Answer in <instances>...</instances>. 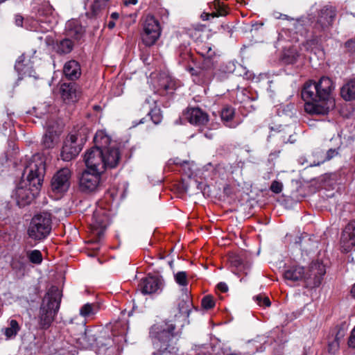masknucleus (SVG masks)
I'll list each match as a JSON object with an SVG mask.
<instances>
[{
    "label": "nucleus",
    "mask_w": 355,
    "mask_h": 355,
    "mask_svg": "<svg viewBox=\"0 0 355 355\" xmlns=\"http://www.w3.org/2000/svg\"><path fill=\"white\" fill-rule=\"evenodd\" d=\"M108 0H95L91 6L92 13L97 15L102 10L107 6Z\"/></svg>",
    "instance_id": "obj_33"
},
{
    "label": "nucleus",
    "mask_w": 355,
    "mask_h": 355,
    "mask_svg": "<svg viewBox=\"0 0 355 355\" xmlns=\"http://www.w3.org/2000/svg\"><path fill=\"white\" fill-rule=\"evenodd\" d=\"M275 17L277 19H286V20H292L293 18L290 17L289 16L284 14H281L279 12H276L274 14Z\"/></svg>",
    "instance_id": "obj_44"
},
{
    "label": "nucleus",
    "mask_w": 355,
    "mask_h": 355,
    "mask_svg": "<svg viewBox=\"0 0 355 355\" xmlns=\"http://www.w3.org/2000/svg\"><path fill=\"white\" fill-rule=\"evenodd\" d=\"M51 230V218L48 213L35 215L31 220L28 234L34 240H42L46 238Z\"/></svg>",
    "instance_id": "obj_8"
},
{
    "label": "nucleus",
    "mask_w": 355,
    "mask_h": 355,
    "mask_svg": "<svg viewBox=\"0 0 355 355\" xmlns=\"http://www.w3.org/2000/svg\"><path fill=\"white\" fill-rule=\"evenodd\" d=\"M187 284V274L185 272H179V286H182L181 297L182 304H179V322H182L181 324L184 327L190 323L189 315L195 309L192 302L190 291L186 287Z\"/></svg>",
    "instance_id": "obj_7"
},
{
    "label": "nucleus",
    "mask_w": 355,
    "mask_h": 355,
    "mask_svg": "<svg viewBox=\"0 0 355 355\" xmlns=\"http://www.w3.org/2000/svg\"><path fill=\"white\" fill-rule=\"evenodd\" d=\"M163 87H164V89H165L166 91H168V90H170V89H173V86H172V85H171V84H170V83L164 84V85H163Z\"/></svg>",
    "instance_id": "obj_52"
},
{
    "label": "nucleus",
    "mask_w": 355,
    "mask_h": 355,
    "mask_svg": "<svg viewBox=\"0 0 355 355\" xmlns=\"http://www.w3.org/2000/svg\"><path fill=\"white\" fill-rule=\"evenodd\" d=\"M201 306L204 309H211L215 306V301L212 296L206 295L201 301Z\"/></svg>",
    "instance_id": "obj_35"
},
{
    "label": "nucleus",
    "mask_w": 355,
    "mask_h": 355,
    "mask_svg": "<svg viewBox=\"0 0 355 355\" xmlns=\"http://www.w3.org/2000/svg\"><path fill=\"white\" fill-rule=\"evenodd\" d=\"M88 134V128L82 126L78 130H74L67 136L64 141L60 155L64 161L69 162L79 154L87 139Z\"/></svg>",
    "instance_id": "obj_6"
},
{
    "label": "nucleus",
    "mask_w": 355,
    "mask_h": 355,
    "mask_svg": "<svg viewBox=\"0 0 355 355\" xmlns=\"http://www.w3.org/2000/svg\"><path fill=\"white\" fill-rule=\"evenodd\" d=\"M137 0H127L126 3L128 4L135 5L137 3Z\"/></svg>",
    "instance_id": "obj_53"
},
{
    "label": "nucleus",
    "mask_w": 355,
    "mask_h": 355,
    "mask_svg": "<svg viewBox=\"0 0 355 355\" xmlns=\"http://www.w3.org/2000/svg\"><path fill=\"white\" fill-rule=\"evenodd\" d=\"M176 321L175 319L166 320L162 324L152 326L150 337L157 352L153 355H173L176 345Z\"/></svg>",
    "instance_id": "obj_3"
},
{
    "label": "nucleus",
    "mask_w": 355,
    "mask_h": 355,
    "mask_svg": "<svg viewBox=\"0 0 355 355\" xmlns=\"http://www.w3.org/2000/svg\"><path fill=\"white\" fill-rule=\"evenodd\" d=\"M23 23V17L20 15H16L15 16V24L18 26H21Z\"/></svg>",
    "instance_id": "obj_46"
},
{
    "label": "nucleus",
    "mask_w": 355,
    "mask_h": 355,
    "mask_svg": "<svg viewBox=\"0 0 355 355\" xmlns=\"http://www.w3.org/2000/svg\"><path fill=\"white\" fill-rule=\"evenodd\" d=\"M348 345L350 347L355 348V327L352 331L351 336L348 341Z\"/></svg>",
    "instance_id": "obj_43"
},
{
    "label": "nucleus",
    "mask_w": 355,
    "mask_h": 355,
    "mask_svg": "<svg viewBox=\"0 0 355 355\" xmlns=\"http://www.w3.org/2000/svg\"><path fill=\"white\" fill-rule=\"evenodd\" d=\"M94 142L95 144L94 148L104 150L110 148L108 146L111 143V139L110 137L104 131L98 130L96 132L94 137Z\"/></svg>",
    "instance_id": "obj_24"
},
{
    "label": "nucleus",
    "mask_w": 355,
    "mask_h": 355,
    "mask_svg": "<svg viewBox=\"0 0 355 355\" xmlns=\"http://www.w3.org/2000/svg\"><path fill=\"white\" fill-rule=\"evenodd\" d=\"M62 291L51 286L44 295L39 312V324L41 329H47L55 320L62 301Z\"/></svg>",
    "instance_id": "obj_4"
},
{
    "label": "nucleus",
    "mask_w": 355,
    "mask_h": 355,
    "mask_svg": "<svg viewBox=\"0 0 355 355\" xmlns=\"http://www.w3.org/2000/svg\"><path fill=\"white\" fill-rule=\"evenodd\" d=\"M339 347V342L338 338H335L331 343L329 344L328 350L330 353H335Z\"/></svg>",
    "instance_id": "obj_41"
},
{
    "label": "nucleus",
    "mask_w": 355,
    "mask_h": 355,
    "mask_svg": "<svg viewBox=\"0 0 355 355\" xmlns=\"http://www.w3.org/2000/svg\"><path fill=\"white\" fill-rule=\"evenodd\" d=\"M181 168L184 171V174L188 178H191L193 175V171L191 169V166L189 162H184L181 165Z\"/></svg>",
    "instance_id": "obj_40"
},
{
    "label": "nucleus",
    "mask_w": 355,
    "mask_h": 355,
    "mask_svg": "<svg viewBox=\"0 0 355 355\" xmlns=\"http://www.w3.org/2000/svg\"><path fill=\"white\" fill-rule=\"evenodd\" d=\"M162 282L158 277L148 275L140 284L144 294H152L161 288Z\"/></svg>",
    "instance_id": "obj_18"
},
{
    "label": "nucleus",
    "mask_w": 355,
    "mask_h": 355,
    "mask_svg": "<svg viewBox=\"0 0 355 355\" xmlns=\"http://www.w3.org/2000/svg\"><path fill=\"white\" fill-rule=\"evenodd\" d=\"M42 106L44 107V111L40 110V112H38V114H43L47 111V110H46L47 105H42ZM42 107H36L35 109H36V110H42Z\"/></svg>",
    "instance_id": "obj_48"
},
{
    "label": "nucleus",
    "mask_w": 355,
    "mask_h": 355,
    "mask_svg": "<svg viewBox=\"0 0 355 355\" xmlns=\"http://www.w3.org/2000/svg\"><path fill=\"white\" fill-rule=\"evenodd\" d=\"M6 0H0V3L5 1Z\"/></svg>",
    "instance_id": "obj_64"
},
{
    "label": "nucleus",
    "mask_w": 355,
    "mask_h": 355,
    "mask_svg": "<svg viewBox=\"0 0 355 355\" xmlns=\"http://www.w3.org/2000/svg\"><path fill=\"white\" fill-rule=\"evenodd\" d=\"M254 299L259 306H269L270 305V301L267 296L258 295L254 297Z\"/></svg>",
    "instance_id": "obj_37"
},
{
    "label": "nucleus",
    "mask_w": 355,
    "mask_h": 355,
    "mask_svg": "<svg viewBox=\"0 0 355 355\" xmlns=\"http://www.w3.org/2000/svg\"><path fill=\"white\" fill-rule=\"evenodd\" d=\"M87 169L94 171L103 173L105 171V164H103L102 152L100 148H92L88 150L84 156Z\"/></svg>",
    "instance_id": "obj_13"
},
{
    "label": "nucleus",
    "mask_w": 355,
    "mask_h": 355,
    "mask_svg": "<svg viewBox=\"0 0 355 355\" xmlns=\"http://www.w3.org/2000/svg\"><path fill=\"white\" fill-rule=\"evenodd\" d=\"M171 164H175V159H169L168 162V165L170 166Z\"/></svg>",
    "instance_id": "obj_56"
},
{
    "label": "nucleus",
    "mask_w": 355,
    "mask_h": 355,
    "mask_svg": "<svg viewBox=\"0 0 355 355\" xmlns=\"http://www.w3.org/2000/svg\"><path fill=\"white\" fill-rule=\"evenodd\" d=\"M71 171L68 168L59 170L52 178L51 189L55 194L62 195L70 186Z\"/></svg>",
    "instance_id": "obj_12"
},
{
    "label": "nucleus",
    "mask_w": 355,
    "mask_h": 355,
    "mask_svg": "<svg viewBox=\"0 0 355 355\" xmlns=\"http://www.w3.org/2000/svg\"><path fill=\"white\" fill-rule=\"evenodd\" d=\"M168 265L171 267V268L173 269L174 261L173 260H168Z\"/></svg>",
    "instance_id": "obj_55"
},
{
    "label": "nucleus",
    "mask_w": 355,
    "mask_h": 355,
    "mask_svg": "<svg viewBox=\"0 0 355 355\" xmlns=\"http://www.w3.org/2000/svg\"><path fill=\"white\" fill-rule=\"evenodd\" d=\"M337 154H338V152L336 150H334V149H329L327 152L326 158L322 162L330 160L331 158L335 157Z\"/></svg>",
    "instance_id": "obj_42"
},
{
    "label": "nucleus",
    "mask_w": 355,
    "mask_h": 355,
    "mask_svg": "<svg viewBox=\"0 0 355 355\" xmlns=\"http://www.w3.org/2000/svg\"><path fill=\"white\" fill-rule=\"evenodd\" d=\"M225 355H241V353H236V352H230V353L225 354Z\"/></svg>",
    "instance_id": "obj_57"
},
{
    "label": "nucleus",
    "mask_w": 355,
    "mask_h": 355,
    "mask_svg": "<svg viewBox=\"0 0 355 355\" xmlns=\"http://www.w3.org/2000/svg\"><path fill=\"white\" fill-rule=\"evenodd\" d=\"M63 73L69 80L78 79L81 74L80 64L74 60L67 62L63 67Z\"/></svg>",
    "instance_id": "obj_20"
},
{
    "label": "nucleus",
    "mask_w": 355,
    "mask_h": 355,
    "mask_svg": "<svg viewBox=\"0 0 355 355\" xmlns=\"http://www.w3.org/2000/svg\"><path fill=\"white\" fill-rule=\"evenodd\" d=\"M111 19L114 21L116 20L119 17V15L117 12H112L110 16Z\"/></svg>",
    "instance_id": "obj_50"
},
{
    "label": "nucleus",
    "mask_w": 355,
    "mask_h": 355,
    "mask_svg": "<svg viewBox=\"0 0 355 355\" xmlns=\"http://www.w3.org/2000/svg\"><path fill=\"white\" fill-rule=\"evenodd\" d=\"M270 189L275 193H279L283 189V184L281 182L275 180L272 182Z\"/></svg>",
    "instance_id": "obj_38"
},
{
    "label": "nucleus",
    "mask_w": 355,
    "mask_h": 355,
    "mask_svg": "<svg viewBox=\"0 0 355 355\" xmlns=\"http://www.w3.org/2000/svg\"><path fill=\"white\" fill-rule=\"evenodd\" d=\"M345 47L347 52L350 54H354L355 53V38L347 41L345 44Z\"/></svg>",
    "instance_id": "obj_39"
},
{
    "label": "nucleus",
    "mask_w": 355,
    "mask_h": 355,
    "mask_svg": "<svg viewBox=\"0 0 355 355\" xmlns=\"http://www.w3.org/2000/svg\"><path fill=\"white\" fill-rule=\"evenodd\" d=\"M325 273L324 265L322 263L316 261L312 262L307 268H305L304 276H309L312 279L315 277H318L319 283L316 286V287H318L321 284L322 277Z\"/></svg>",
    "instance_id": "obj_19"
},
{
    "label": "nucleus",
    "mask_w": 355,
    "mask_h": 355,
    "mask_svg": "<svg viewBox=\"0 0 355 355\" xmlns=\"http://www.w3.org/2000/svg\"><path fill=\"white\" fill-rule=\"evenodd\" d=\"M334 89V83L329 77L323 76L318 83L306 82L302 91L305 111L310 114H327L335 105L331 97Z\"/></svg>",
    "instance_id": "obj_2"
},
{
    "label": "nucleus",
    "mask_w": 355,
    "mask_h": 355,
    "mask_svg": "<svg viewBox=\"0 0 355 355\" xmlns=\"http://www.w3.org/2000/svg\"><path fill=\"white\" fill-rule=\"evenodd\" d=\"M98 310L96 304L87 303L80 309V315L84 318H89L94 315Z\"/></svg>",
    "instance_id": "obj_29"
},
{
    "label": "nucleus",
    "mask_w": 355,
    "mask_h": 355,
    "mask_svg": "<svg viewBox=\"0 0 355 355\" xmlns=\"http://www.w3.org/2000/svg\"><path fill=\"white\" fill-rule=\"evenodd\" d=\"M190 71H191V74H192V75L196 74V73H195V72H196V70H195L194 69L191 68V69H190Z\"/></svg>",
    "instance_id": "obj_58"
},
{
    "label": "nucleus",
    "mask_w": 355,
    "mask_h": 355,
    "mask_svg": "<svg viewBox=\"0 0 355 355\" xmlns=\"http://www.w3.org/2000/svg\"><path fill=\"white\" fill-rule=\"evenodd\" d=\"M152 121L155 124H159L162 121L161 111L159 109L152 110L150 112Z\"/></svg>",
    "instance_id": "obj_36"
},
{
    "label": "nucleus",
    "mask_w": 355,
    "mask_h": 355,
    "mask_svg": "<svg viewBox=\"0 0 355 355\" xmlns=\"http://www.w3.org/2000/svg\"><path fill=\"white\" fill-rule=\"evenodd\" d=\"M102 172L85 169L80 178V189L87 193H95L103 187Z\"/></svg>",
    "instance_id": "obj_9"
},
{
    "label": "nucleus",
    "mask_w": 355,
    "mask_h": 355,
    "mask_svg": "<svg viewBox=\"0 0 355 355\" xmlns=\"http://www.w3.org/2000/svg\"><path fill=\"white\" fill-rule=\"evenodd\" d=\"M20 330V326L17 320L9 321L8 327L4 329V335L8 339L15 338Z\"/></svg>",
    "instance_id": "obj_28"
},
{
    "label": "nucleus",
    "mask_w": 355,
    "mask_h": 355,
    "mask_svg": "<svg viewBox=\"0 0 355 355\" xmlns=\"http://www.w3.org/2000/svg\"><path fill=\"white\" fill-rule=\"evenodd\" d=\"M340 94L346 101L355 99V78L349 80L341 88Z\"/></svg>",
    "instance_id": "obj_26"
},
{
    "label": "nucleus",
    "mask_w": 355,
    "mask_h": 355,
    "mask_svg": "<svg viewBox=\"0 0 355 355\" xmlns=\"http://www.w3.org/2000/svg\"><path fill=\"white\" fill-rule=\"evenodd\" d=\"M35 58L30 53H23L16 61L15 69L20 73L31 75Z\"/></svg>",
    "instance_id": "obj_17"
},
{
    "label": "nucleus",
    "mask_w": 355,
    "mask_h": 355,
    "mask_svg": "<svg viewBox=\"0 0 355 355\" xmlns=\"http://www.w3.org/2000/svg\"><path fill=\"white\" fill-rule=\"evenodd\" d=\"M27 257L29 261L35 264H40L42 261V255L40 250H33L27 252Z\"/></svg>",
    "instance_id": "obj_32"
},
{
    "label": "nucleus",
    "mask_w": 355,
    "mask_h": 355,
    "mask_svg": "<svg viewBox=\"0 0 355 355\" xmlns=\"http://www.w3.org/2000/svg\"><path fill=\"white\" fill-rule=\"evenodd\" d=\"M73 47V42L69 39H64L57 44V52L60 54H67L72 51Z\"/></svg>",
    "instance_id": "obj_30"
},
{
    "label": "nucleus",
    "mask_w": 355,
    "mask_h": 355,
    "mask_svg": "<svg viewBox=\"0 0 355 355\" xmlns=\"http://www.w3.org/2000/svg\"><path fill=\"white\" fill-rule=\"evenodd\" d=\"M45 171L44 157L40 154L33 155L25 166L21 180L12 194L17 205H29L39 193Z\"/></svg>",
    "instance_id": "obj_1"
},
{
    "label": "nucleus",
    "mask_w": 355,
    "mask_h": 355,
    "mask_svg": "<svg viewBox=\"0 0 355 355\" xmlns=\"http://www.w3.org/2000/svg\"><path fill=\"white\" fill-rule=\"evenodd\" d=\"M144 123L143 119H141V120H140L139 123Z\"/></svg>",
    "instance_id": "obj_61"
},
{
    "label": "nucleus",
    "mask_w": 355,
    "mask_h": 355,
    "mask_svg": "<svg viewBox=\"0 0 355 355\" xmlns=\"http://www.w3.org/2000/svg\"><path fill=\"white\" fill-rule=\"evenodd\" d=\"M304 267L300 266H293L285 270L284 277L286 280L293 282L301 281L304 284V286L306 288H316V286L319 283L318 277H315L312 279L309 276H304Z\"/></svg>",
    "instance_id": "obj_10"
},
{
    "label": "nucleus",
    "mask_w": 355,
    "mask_h": 355,
    "mask_svg": "<svg viewBox=\"0 0 355 355\" xmlns=\"http://www.w3.org/2000/svg\"><path fill=\"white\" fill-rule=\"evenodd\" d=\"M142 41L146 46H152L159 39L161 29L159 21L151 15H148L144 22Z\"/></svg>",
    "instance_id": "obj_11"
},
{
    "label": "nucleus",
    "mask_w": 355,
    "mask_h": 355,
    "mask_svg": "<svg viewBox=\"0 0 355 355\" xmlns=\"http://www.w3.org/2000/svg\"><path fill=\"white\" fill-rule=\"evenodd\" d=\"M198 52L205 58H211L215 54L209 44H204L198 46Z\"/></svg>",
    "instance_id": "obj_31"
},
{
    "label": "nucleus",
    "mask_w": 355,
    "mask_h": 355,
    "mask_svg": "<svg viewBox=\"0 0 355 355\" xmlns=\"http://www.w3.org/2000/svg\"><path fill=\"white\" fill-rule=\"evenodd\" d=\"M216 12H212V17L225 16L227 14V6L220 2L214 4Z\"/></svg>",
    "instance_id": "obj_34"
},
{
    "label": "nucleus",
    "mask_w": 355,
    "mask_h": 355,
    "mask_svg": "<svg viewBox=\"0 0 355 355\" xmlns=\"http://www.w3.org/2000/svg\"><path fill=\"white\" fill-rule=\"evenodd\" d=\"M340 246L346 252L355 248V220L345 227L340 238Z\"/></svg>",
    "instance_id": "obj_14"
},
{
    "label": "nucleus",
    "mask_w": 355,
    "mask_h": 355,
    "mask_svg": "<svg viewBox=\"0 0 355 355\" xmlns=\"http://www.w3.org/2000/svg\"><path fill=\"white\" fill-rule=\"evenodd\" d=\"M184 116L189 123L196 125H204L209 121L207 114L198 107L188 109Z\"/></svg>",
    "instance_id": "obj_16"
},
{
    "label": "nucleus",
    "mask_w": 355,
    "mask_h": 355,
    "mask_svg": "<svg viewBox=\"0 0 355 355\" xmlns=\"http://www.w3.org/2000/svg\"><path fill=\"white\" fill-rule=\"evenodd\" d=\"M351 293H352V297L354 298H355V284H354V286L352 288Z\"/></svg>",
    "instance_id": "obj_54"
},
{
    "label": "nucleus",
    "mask_w": 355,
    "mask_h": 355,
    "mask_svg": "<svg viewBox=\"0 0 355 355\" xmlns=\"http://www.w3.org/2000/svg\"><path fill=\"white\" fill-rule=\"evenodd\" d=\"M96 340V337L92 331L85 329L84 333L77 338V343L84 349L92 347Z\"/></svg>",
    "instance_id": "obj_23"
},
{
    "label": "nucleus",
    "mask_w": 355,
    "mask_h": 355,
    "mask_svg": "<svg viewBox=\"0 0 355 355\" xmlns=\"http://www.w3.org/2000/svg\"><path fill=\"white\" fill-rule=\"evenodd\" d=\"M107 27L110 28V29H112L115 27V22L114 20H110L108 24H107Z\"/></svg>",
    "instance_id": "obj_51"
},
{
    "label": "nucleus",
    "mask_w": 355,
    "mask_h": 355,
    "mask_svg": "<svg viewBox=\"0 0 355 355\" xmlns=\"http://www.w3.org/2000/svg\"><path fill=\"white\" fill-rule=\"evenodd\" d=\"M336 16V8L333 6H324L319 12L317 20L313 26V38L303 44L306 51H313L320 46L322 37H327L329 28Z\"/></svg>",
    "instance_id": "obj_5"
},
{
    "label": "nucleus",
    "mask_w": 355,
    "mask_h": 355,
    "mask_svg": "<svg viewBox=\"0 0 355 355\" xmlns=\"http://www.w3.org/2000/svg\"><path fill=\"white\" fill-rule=\"evenodd\" d=\"M60 132V130L54 129L53 127L48 126L42 139L44 146L46 148H53L58 141Z\"/></svg>",
    "instance_id": "obj_21"
},
{
    "label": "nucleus",
    "mask_w": 355,
    "mask_h": 355,
    "mask_svg": "<svg viewBox=\"0 0 355 355\" xmlns=\"http://www.w3.org/2000/svg\"><path fill=\"white\" fill-rule=\"evenodd\" d=\"M105 170L116 168L121 160V153L118 148L111 146L110 148L101 150Z\"/></svg>",
    "instance_id": "obj_15"
},
{
    "label": "nucleus",
    "mask_w": 355,
    "mask_h": 355,
    "mask_svg": "<svg viewBox=\"0 0 355 355\" xmlns=\"http://www.w3.org/2000/svg\"><path fill=\"white\" fill-rule=\"evenodd\" d=\"M216 3H217L218 2H220V0H215Z\"/></svg>",
    "instance_id": "obj_62"
},
{
    "label": "nucleus",
    "mask_w": 355,
    "mask_h": 355,
    "mask_svg": "<svg viewBox=\"0 0 355 355\" xmlns=\"http://www.w3.org/2000/svg\"><path fill=\"white\" fill-rule=\"evenodd\" d=\"M66 30L68 36L77 40L81 37L83 33V27L76 20L69 21L66 25Z\"/></svg>",
    "instance_id": "obj_25"
},
{
    "label": "nucleus",
    "mask_w": 355,
    "mask_h": 355,
    "mask_svg": "<svg viewBox=\"0 0 355 355\" xmlns=\"http://www.w3.org/2000/svg\"><path fill=\"white\" fill-rule=\"evenodd\" d=\"M174 279H175V282H178V273L174 274Z\"/></svg>",
    "instance_id": "obj_60"
},
{
    "label": "nucleus",
    "mask_w": 355,
    "mask_h": 355,
    "mask_svg": "<svg viewBox=\"0 0 355 355\" xmlns=\"http://www.w3.org/2000/svg\"><path fill=\"white\" fill-rule=\"evenodd\" d=\"M204 135L208 139H212L213 137H214V134L211 132L209 131V130L206 131L204 133Z\"/></svg>",
    "instance_id": "obj_49"
},
{
    "label": "nucleus",
    "mask_w": 355,
    "mask_h": 355,
    "mask_svg": "<svg viewBox=\"0 0 355 355\" xmlns=\"http://www.w3.org/2000/svg\"><path fill=\"white\" fill-rule=\"evenodd\" d=\"M295 60L296 57H293L291 60H288V62L293 63Z\"/></svg>",
    "instance_id": "obj_59"
},
{
    "label": "nucleus",
    "mask_w": 355,
    "mask_h": 355,
    "mask_svg": "<svg viewBox=\"0 0 355 355\" xmlns=\"http://www.w3.org/2000/svg\"><path fill=\"white\" fill-rule=\"evenodd\" d=\"M211 16L212 17V13L211 14H209V13H207V12H203L202 15H201V18L203 21H207L209 19V17Z\"/></svg>",
    "instance_id": "obj_47"
},
{
    "label": "nucleus",
    "mask_w": 355,
    "mask_h": 355,
    "mask_svg": "<svg viewBox=\"0 0 355 355\" xmlns=\"http://www.w3.org/2000/svg\"><path fill=\"white\" fill-rule=\"evenodd\" d=\"M319 164H320V163H317V164H314L313 165H314V166H318V165H319Z\"/></svg>",
    "instance_id": "obj_63"
},
{
    "label": "nucleus",
    "mask_w": 355,
    "mask_h": 355,
    "mask_svg": "<svg viewBox=\"0 0 355 355\" xmlns=\"http://www.w3.org/2000/svg\"><path fill=\"white\" fill-rule=\"evenodd\" d=\"M218 288L223 293L227 291V290H228V287H227V284L223 282H220L218 284Z\"/></svg>",
    "instance_id": "obj_45"
},
{
    "label": "nucleus",
    "mask_w": 355,
    "mask_h": 355,
    "mask_svg": "<svg viewBox=\"0 0 355 355\" xmlns=\"http://www.w3.org/2000/svg\"><path fill=\"white\" fill-rule=\"evenodd\" d=\"M234 114V111L232 107H225L222 110L220 117L225 124L230 128H235L236 123L232 122Z\"/></svg>",
    "instance_id": "obj_27"
},
{
    "label": "nucleus",
    "mask_w": 355,
    "mask_h": 355,
    "mask_svg": "<svg viewBox=\"0 0 355 355\" xmlns=\"http://www.w3.org/2000/svg\"><path fill=\"white\" fill-rule=\"evenodd\" d=\"M61 96L67 103L77 101L78 93L74 84H63L60 88Z\"/></svg>",
    "instance_id": "obj_22"
}]
</instances>
